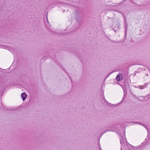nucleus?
Returning <instances> with one entry per match:
<instances>
[{
  "instance_id": "1",
  "label": "nucleus",
  "mask_w": 150,
  "mask_h": 150,
  "mask_svg": "<svg viewBox=\"0 0 150 150\" xmlns=\"http://www.w3.org/2000/svg\"><path fill=\"white\" fill-rule=\"evenodd\" d=\"M123 76L122 74L119 73L117 76L116 79L117 81H120L123 79Z\"/></svg>"
},
{
  "instance_id": "2",
  "label": "nucleus",
  "mask_w": 150,
  "mask_h": 150,
  "mask_svg": "<svg viewBox=\"0 0 150 150\" xmlns=\"http://www.w3.org/2000/svg\"><path fill=\"white\" fill-rule=\"evenodd\" d=\"M21 96L23 98V100H24L26 98L27 96L25 93H22L21 95Z\"/></svg>"
}]
</instances>
